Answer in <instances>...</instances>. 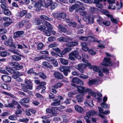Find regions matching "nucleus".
Wrapping results in <instances>:
<instances>
[{
  "instance_id": "nucleus-1",
  "label": "nucleus",
  "mask_w": 123,
  "mask_h": 123,
  "mask_svg": "<svg viewBox=\"0 0 123 123\" xmlns=\"http://www.w3.org/2000/svg\"><path fill=\"white\" fill-rule=\"evenodd\" d=\"M78 91L79 93H84L85 92H88L89 94L91 95L94 94L91 89H88L87 88H85L83 86H80L78 87Z\"/></svg>"
},
{
  "instance_id": "nucleus-2",
  "label": "nucleus",
  "mask_w": 123,
  "mask_h": 123,
  "mask_svg": "<svg viewBox=\"0 0 123 123\" xmlns=\"http://www.w3.org/2000/svg\"><path fill=\"white\" fill-rule=\"evenodd\" d=\"M99 24L100 25H103L106 26H109L110 25V21H104L103 20V19L101 17H99L98 19L97 20Z\"/></svg>"
},
{
  "instance_id": "nucleus-3",
  "label": "nucleus",
  "mask_w": 123,
  "mask_h": 123,
  "mask_svg": "<svg viewBox=\"0 0 123 123\" xmlns=\"http://www.w3.org/2000/svg\"><path fill=\"white\" fill-rule=\"evenodd\" d=\"M59 69L61 71L63 72L65 76H67L68 74V73L70 71V69L68 67L63 66L60 67L59 68Z\"/></svg>"
},
{
  "instance_id": "nucleus-4",
  "label": "nucleus",
  "mask_w": 123,
  "mask_h": 123,
  "mask_svg": "<svg viewBox=\"0 0 123 123\" xmlns=\"http://www.w3.org/2000/svg\"><path fill=\"white\" fill-rule=\"evenodd\" d=\"M103 63H101V65L105 66L109 65L112 66L113 65V63L111 62L110 58L107 57L104 58L103 61Z\"/></svg>"
},
{
  "instance_id": "nucleus-5",
  "label": "nucleus",
  "mask_w": 123,
  "mask_h": 123,
  "mask_svg": "<svg viewBox=\"0 0 123 123\" xmlns=\"http://www.w3.org/2000/svg\"><path fill=\"white\" fill-rule=\"evenodd\" d=\"M24 35V33L23 31H18L14 33L13 37L14 38L16 39L19 37H23Z\"/></svg>"
},
{
  "instance_id": "nucleus-6",
  "label": "nucleus",
  "mask_w": 123,
  "mask_h": 123,
  "mask_svg": "<svg viewBox=\"0 0 123 123\" xmlns=\"http://www.w3.org/2000/svg\"><path fill=\"white\" fill-rule=\"evenodd\" d=\"M76 67L77 69L81 73H83L84 72L83 69L87 67V65L85 64L80 63Z\"/></svg>"
},
{
  "instance_id": "nucleus-7",
  "label": "nucleus",
  "mask_w": 123,
  "mask_h": 123,
  "mask_svg": "<svg viewBox=\"0 0 123 123\" xmlns=\"http://www.w3.org/2000/svg\"><path fill=\"white\" fill-rule=\"evenodd\" d=\"M4 44L8 46H9L11 47H12L14 48H16V46L14 44L12 40L9 39L8 40L5 41L4 42Z\"/></svg>"
},
{
  "instance_id": "nucleus-8",
  "label": "nucleus",
  "mask_w": 123,
  "mask_h": 123,
  "mask_svg": "<svg viewBox=\"0 0 123 123\" xmlns=\"http://www.w3.org/2000/svg\"><path fill=\"white\" fill-rule=\"evenodd\" d=\"M55 108H56L55 107H51V109L47 108L46 110V111L48 113H51V117L56 116L57 115L56 112L53 109H55Z\"/></svg>"
},
{
  "instance_id": "nucleus-9",
  "label": "nucleus",
  "mask_w": 123,
  "mask_h": 123,
  "mask_svg": "<svg viewBox=\"0 0 123 123\" xmlns=\"http://www.w3.org/2000/svg\"><path fill=\"white\" fill-rule=\"evenodd\" d=\"M76 3L74 5H73L69 8V10L70 12H72L76 8L79 7L80 5H82L81 3L79 1L76 2Z\"/></svg>"
},
{
  "instance_id": "nucleus-10",
  "label": "nucleus",
  "mask_w": 123,
  "mask_h": 123,
  "mask_svg": "<svg viewBox=\"0 0 123 123\" xmlns=\"http://www.w3.org/2000/svg\"><path fill=\"white\" fill-rule=\"evenodd\" d=\"M93 69L94 71L98 73V75L99 76L102 77L103 76V74L102 71V69L99 67L97 66H94L93 67Z\"/></svg>"
},
{
  "instance_id": "nucleus-11",
  "label": "nucleus",
  "mask_w": 123,
  "mask_h": 123,
  "mask_svg": "<svg viewBox=\"0 0 123 123\" xmlns=\"http://www.w3.org/2000/svg\"><path fill=\"white\" fill-rule=\"evenodd\" d=\"M72 49L70 48H66L64 49L60 53V55H61V56H60V57H63V55H65L66 53H68L71 51Z\"/></svg>"
},
{
  "instance_id": "nucleus-12",
  "label": "nucleus",
  "mask_w": 123,
  "mask_h": 123,
  "mask_svg": "<svg viewBox=\"0 0 123 123\" xmlns=\"http://www.w3.org/2000/svg\"><path fill=\"white\" fill-rule=\"evenodd\" d=\"M72 82L76 84H80L81 85H83V83L82 81L79 78L76 77L73 78L72 81Z\"/></svg>"
},
{
  "instance_id": "nucleus-13",
  "label": "nucleus",
  "mask_w": 123,
  "mask_h": 123,
  "mask_svg": "<svg viewBox=\"0 0 123 123\" xmlns=\"http://www.w3.org/2000/svg\"><path fill=\"white\" fill-rule=\"evenodd\" d=\"M13 74L12 76V78L14 79H16L19 77L23 75L22 74L20 73V72L18 71H14Z\"/></svg>"
},
{
  "instance_id": "nucleus-14",
  "label": "nucleus",
  "mask_w": 123,
  "mask_h": 123,
  "mask_svg": "<svg viewBox=\"0 0 123 123\" xmlns=\"http://www.w3.org/2000/svg\"><path fill=\"white\" fill-rule=\"evenodd\" d=\"M1 78L2 80L5 82H10L11 80L10 77L6 75H2Z\"/></svg>"
},
{
  "instance_id": "nucleus-15",
  "label": "nucleus",
  "mask_w": 123,
  "mask_h": 123,
  "mask_svg": "<svg viewBox=\"0 0 123 123\" xmlns=\"http://www.w3.org/2000/svg\"><path fill=\"white\" fill-rule=\"evenodd\" d=\"M54 75L55 78L59 79H62L64 77L62 74L60 72H55L54 73Z\"/></svg>"
},
{
  "instance_id": "nucleus-16",
  "label": "nucleus",
  "mask_w": 123,
  "mask_h": 123,
  "mask_svg": "<svg viewBox=\"0 0 123 123\" xmlns=\"http://www.w3.org/2000/svg\"><path fill=\"white\" fill-rule=\"evenodd\" d=\"M78 44L77 42H68L65 43L66 46L68 47H73Z\"/></svg>"
},
{
  "instance_id": "nucleus-17",
  "label": "nucleus",
  "mask_w": 123,
  "mask_h": 123,
  "mask_svg": "<svg viewBox=\"0 0 123 123\" xmlns=\"http://www.w3.org/2000/svg\"><path fill=\"white\" fill-rule=\"evenodd\" d=\"M42 24L46 26L47 29L48 31H52V27L49 23L46 21H44L43 22Z\"/></svg>"
},
{
  "instance_id": "nucleus-18",
  "label": "nucleus",
  "mask_w": 123,
  "mask_h": 123,
  "mask_svg": "<svg viewBox=\"0 0 123 123\" xmlns=\"http://www.w3.org/2000/svg\"><path fill=\"white\" fill-rule=\"evenodd\" d=\"M98 109L99 111V112L98 115V116H99L102 118L103 119H105L106 117L104 115L102 114H103V112H104V111H103V109L100 107H98Z\"/></svg>"
},
{
  "instance_id": "nucleus-19",
  "label": "nucleus",
  "mask_w": 123,
  "mask_h": 123,
  "mask_svg": "<svg viewBox=\"0 0 123 123\" xmlns=\"http://www.w3.org/2000/svg\"><path fill=\"white\" fill-rule=\"evenodd\" d=\"M23 67V65H20L18 63L16 62L14 67H12V68L16 70H17L22 69Z\"/></svg>"
},
{
  "instance_id": "nucleus-20",
  "label": "nucleus",
  "mask_w": 123,
  "mask_h": 123,
  "mask_svg": "<svg viewBox=\"0 0 123 123\" xmlns=\"http://www.w3.org/2000/svg\"><path fill=\"white\" fill-rule=\"evenodd\" d=\"M83 93H81V94L78 95L76 96V98L78 102H82L83 101V97L84 96Z\"/></svg>"
},
{
  "instance_id": "nucleus-21",
  "label": "nucleus",
  "mask_w": 123,
  "mask_h": 123,
  "mask_svg": "<svg viewBox=\"0 0 123 123\" xmlns=\"http://www.w3.org/2000/svg\"><path fill=\"white\" fill-rule=\"evenodd\" d=\"M58 99H53V100L55 101L52 102L51 104V105L52 106H58L60 104V100L57 101Z\"/></svg>"
},
{
  "instance_id": "nucleus-22",
  "label": "nucleus",
  "mask_w": 123,
  "mask_h": 123,
  "mask_svg": "<svg viewBox=\"0 0 123 123\" xmlns=\"http://www.w3.org/2000/svg\"><path fill=\"white\" fill-rule=\"evenodd\" d=\"M83 20L85 22L88 21V23L90 24H92L93 23V18H86L84 17L83 19Z\"/></svg>"
},
{
  "instance_id": "nucleus-23",
  "label": "nucleus",
  "mask_w": 123,
  "mask_h": 123,
  "mask_svg": "<svg viewBox=\"0 0 123 123\" xmlns=\"http://www.w3.org/2000/svg\"><path fill=\"white\" fill-rule=\"evenodd\" d=\"M5 20L6 22L4 23V24L6 26H7L10 25L12 23L11 21V18L8 17H6L5 18Z\"/></svg>"
},
{
  "instance_id": "nucleus-24",
  "label": "nucleus",
  "mask_w": 123,
  "mask_h": 123,
  "mask_svg": "<svg viewBox=\"0 0 123 123\" xmlns=\"http://www.w3.org/2000/svg\"><path fill=\"white\" fill-rule=\"evenodd\" d=\"M60 62L61 63L64 65H67L68 63V60L65 59L63 58H60L59 59Z\"/></svg>"
},
{
  "instance_id": "nucleus-25",
  "label": "nucleus",
  "mask_w": 123,
  "mask_h": 123,
  "mask_svg": "<svg viewBox=\"0 0 123 123\" xmlns=\"http://www.w3.org/2000/svg\"><path fill=\"white\" fill-rule=\"evenodd\" d=\"M74 108L76 111L79 113H82L84 111L83 108L79 105H76L74 106Z\"/></svg>"
},
{
  "instance_id": "nucleus-26",
  "label": "nucleus",
  "mask_w": 123,
  "mask_h": 123,
  "mask_svg": "<svg viewBox=\"0 0 123 123\" xmlns=\"http://www.w3.org/2000/svg\"><path fill=\"white\" fill-rule=\"evenodd\" d=\"M102 0H95L94 2L96 4V6L100 8H102L103 7V5L99 3V2H101Z\"/></svg>"
},
{
  "instance_id": "nucleus-27",
  "label": "nucleus",
  "mask_w": 123,
  "mask_h": 123,
  "mask_svg": "<svg viewBox=\"0 0 123 123\" xmlns=\"http://www.w3.org/2000/svg\"><path fill=\"white\" fill-rule=\"evenodd\" d=\"M82 55V62H84L87 63L88 62V61L86 59L88 58V55L87 54H86L84 53H83Z\"/></svg>"
},
{
  "instance_id": "nucleus-28",
  "label": "nucleus",
  "mask_w": 123,
  "mask_h": 123,
  "mask_svg": "<svg viewBox=\"0 0 123 123\" xmlns=\"http://www.w3.org/2000/svg\"><path fill=\"white\" fill-rule=\"evenodd\" d=\"M42 64L44 66L48 68H51L52 67L51 64L47 62H43L42 63Z\"/></svg>"
},
{
  "instance_id": "nucleus-29",
  "label": "nucleus",
  "mask_w": 123,
  "mask_h": 123,
  "mask_svg": "<svg viewBox=\"0 0 123 123\" xmlns=\"http://www.w3.org/2000/svg\"><path fill=\"white\" fill-rule=\"evenodd\" d=\"M49 117L46 116L42 117L41 118L43 119V123H50V120L48 119Z\"/></svg>"
},
{
  "instance_id": "nucleus-30",
  "label": "nucleus",
  "mask_w": 123,
  "mask_h": 123,
  "mask_svg": "<svg viewBox=\"0 0 123 123\" xmlns=\"http://www.w3.org/2000/svg\"><path fill=\"white\" fill-rule=\"evenodd\" d=\"M81 46L82 49L85 51H87L88 50V48L87 46L86 43H81Z\"/></svg>"
},
{
  "instance_id": "nucleus-31",
  "label": "nucleus",
  "mask_w": 123,
  "mask_h": 123,
  "mask_svg": "<svg viewBox=\"0 0 123 123\" xmlns=\"http://www.w3.org/2000/svg\"><path fill=\"white\" fill-rule=\"evenodd\" d=\"M29 101V99L28 98H24L21 99L19 102V103L21 105H22L24 103H28Z\"/></svg>"
},
{
  "instance_id": "nucleus-32",
  "label": "nucleus",
  "mask_w": 123,
  "mask_h": 123,
  "mask_svg": "<svg viewBox=\"0 0 123 123\" xmlns=\"http://www.w3.org/2000/svg\"><path fill=\"white\" fill-rule=\"evenodd\" d=\"M3 11L4 13L6 15L10 16L11 15V12L7 8L3 10Z\"/></svg>"
},
{
  "instance_id": "nucleus-33",
  "label": "nucleus",
  "mask_w": 123,
  "mask_h": 123,
  "mask_svg": "<svg viewBox=\"0 0 123 123\" xmlns=\"http://www.w3.org/2000/svg\"><path fill=\"white\" fill-rule=\"evenodd\" d=\"M96 114V112L93 110H91L86 113L87 115H88L90 117L93 116L94 114Z\"/></svg>"
},
{
  "instance_id": "nucleus-34",
  "label": "nucleus",
  "mask_w": 123,
  "mask_h": 123,
  "mask_svg": "<svg viewBox=\"0 0 123 123\" xmlns=\"http://www.w3.org/2000/svg\"><path fill=\"white\" fill-rule=\"evenodd\" d=\"M32 4L34 6L38 8H40L41 6V4H42L39 2L36 3V1H34L32 3Z\"/></svg>"
},
{
  "instance_id": "nucleus-35",
  "label": "nucleus",
  "mask_w": 123,
  "mask_h": 123,
  "mask_svg": "<svg viewBox=\"0 0 123 123\" xmlns=\"http://www.w3.org/2000/svg\"><path fill=\"white\" fill-rule=\"evenodd\" d=\"M58 28L63 32L65 33L67 31V29L61 24L58 25Z\"/></svg>"
},
{
  "instance_id": "nucleus-36",
  "label": "nucleus",
  "mask_w": 123,
  "mask_h": 123,
  "mask_svg": "<svg viewBox=\"0 0 123 123\" xmlns=\"http://www.w3.org/2000/svg\"><path fill=\"white\" fill-rule=\"evenodd\" d=\"M5 69L8 72L12 74H13L14 70H13L14 69H13L12 68L9 67L7 66L5 67Z\"/></svg>"
},
{
  "instance_id": "nucleus-37",
  "label": "nucleus",
  "mask_w": 123,
  "mask_h": 123,
  "mask_svg": "<svg viewBox=\"0 0 123 123\" xmlns=\"http://www.w3.org/2000/svg\"><path fill=\"white\" fill-rule=\"evenodd\" d=\"M9 55V53L8 52L5 51H2L0 54V56L2 57H6Z\"/></svg>"
},
{
  "instance_id": "nucleus-38",
  "label": "nucleus",
  "mask_w": 123,
  "mask_h": 123,
  "mask_svg": "<svg viewBox=\"0 0 123 123\" xmlns=\"http://www.w3.org/2000/svg\"><path fill=\"white\" fill-rule=\"evenodd\" d=\"M41 20L39 18H35L34 20V23L36 25H40L41 23Z\"/></svg>"
},
{
  "instance_id": "nucleus-39",
  "label": "nucleus",
  "mask_w": 123,
  "mask_h": 123,
  "mask_svg": "<svg viewBox=\"0 0 123 123\" xmlns=\"http://www.w3.org/2000/svg\"><path fill=\"white\" fill-rule=\"evenodd\" d=\"M79 54L78 52L77 51L75 50L69 53V55H72L75 57H77Z\"/></svg>"
},
{
  "instance_id": "nucleus-40",
  "label": "nucleus",
  "mask_w": 123,
  "mask_h": 123,
  "mask_svg": "<svg viewBox=\"0 0 123 123\" xmlns=\"http://www.w3.org/2000/svg\"><path fill=\"white\" fill-rule=\"evenodd\" d=\"M40 18L43 20H46L49 21L52 20L51 18H49L44 15H41Z\"/></svg>"
},
{
  "instance_id": "nucleus-41",
  "label": "nucleus",
  "mask_w": 123,
  "mask_h": 123,
  "mask_svg": "<svg viewBox=\"0 0 123 123\" xmlns=\"http://www.w3.org/2000/svg\"><path fill=\"white\" fill-rule=\"evenodd\" d=\"M4 107L6 108H14V106L11 103H9L8 104H5L4 105Z\"/></svg>"
},
{
  "instance_id": "nucleus-42",
  "label": "nucleus",
  "mask_w": 123,
  "mask_h": 123,
  "mask_svg": "<svg viewBox=\"0 0 123 123\" xmlns=\"http://www.w3.org/2000/svg\"><path fill=\"white\" fill-rule=\"evenodd\" d=\"M46 84V83L44 81L41 82L40 83V84L37 87V89H39L40 88H42L43 86H44V85H45Z\"/></svg>"
},
{
  "instance_id": "nucleus-43",
  "label": "nucleus",
  "mask_w": 123,
  "mask_h": 123,
  "mask_svg": "<svg viewBox=\"0 0 123 123\" xmlns=\"http://www.w3.org/2000/svg\"><path fill=\"white\" fill-rule=\"evenodd\" d=\"M12 56V59L16 61H20L21 59L20 57L17 55H13Z\"/></svg>"
},
{
  "instance_id": "nucleus-44",
  "label": "nucleus",
  "mask_w": 123,
  "mask_h": 123,
  "mask_svg": "<svg viewBox=\"0 0 123 123\" xmlns=\"http://www.w3.org/2000/svg\"><path fill=\"white\" fill-rule=\"evenodd\" d=\"M63 85V84L61 83H59L55 84L54 86V87L56 89L60 88Z\"/></svg>"
},
{
  "instance_id": "nucleus-45",
  "label": "nucleus",
  "mask_w": 123,
  "mask_h": 123,
  "mask_svg": "<svg viewBox=\"0 0 123 123\" xmlns=\"http://www.w3.org/2000/svg\"><path fill=\"white\" fill-rule=\"evenodd\" d=\"M102 13L106 15L109 18V16L111 15L109 14V12L106 10H102Z\"/></svg>"
},
{
  "instance_id": "nucleus-46",
  "label": "nucleus",
  "mask_w": 123,
  "mask_h": 123,
  "mask_svg": "<svg viewBox=\"0 0 123 123\" xmlns=\"http://www.w3.org/2000/svg\"><path fill=\"white\" fill-rule=\"evenodd\" d=\"M45 57L44 58H45V60H46L50 61H52L54 60V59L53 57L50 56H46L45 55H44Z\"/></svg>"
},
{
  "instance_id": "nucleus-47",
  "label": "nucleus",
  "mask_w": 123,
  "mask_h": 123,
  "mask_svg": "<svg viewBox=\"0 0 123 123\" xmlns=\"http://www.w3.org/2000/svg\"><path fill=\"white\" fill-rule=\"evenodd\" d=\"M109 18L111 19V20L112 23L115 24H117V21L116 19L114 18L112 15L110 16Z\"/></svg>"
},
{
  "instance_id": "nucleus-48",
  "label": "nucleus",
  "mask_w": 123,
  "mask_h": 123,
  "mask_svg": "<svg viewBox=\"0 0 123 123\" xmlns=\"http://www.w3.org/2000/svg\"><path fill=\"white\" fill-rule=\"evenodd\" d=\"M58 40L59 41L61 42H67L66 38L64 37H61L58 38Z\"/></svg>"
},
{
  "instance_id": "nucleus-49",
  "label": "nucleus",
  "mask_w": 123,
  "mask_h": 123,
  "mask_svg": "<svg viewBox=\"0 0 123 123\" xmlns=\"http://www.w3.org/2000/svg\"><path fill=\"white\" fill-rule=\"evenodd\" d=\"M51 6V10H53L57 6V4L56 3L53 2L50 5Z\"/></svg>"
},
{
  "instance_id": "nucleus-50",
  "label": "nucleus",
  "mask_w": 123,
  "mask_h": 123,
  "mask_svg": "<svg viewBox=\"0 0 123 123\" xmlns=\"http://www.w3.org/2000/svg\"><path fill=\"white\" fill-rule=\"evenodd\" d=\"M38 75L40 76V77L43 79H45L46 78V75L42 72H40Z\"/></svg>"
},
{
  "instance_id": "nucleus-51",
  "label": "nucleus",
  "mask_w": 123,
  "mask_h": 123,
  "mask_svg": "<svg viewBox=\"0 0 123 123\" xmlns=\"http://www.w3.org/2000/svg\"><path fill=\"white\" fill-rule=\"evenodd\" d=\"M27 73L29 74H34L35 75H38V74L34 72V71L32 69H30L28 71Z\"/></svg>"
},
{
  "instance_id": "nucleus-52",
  "label": "nucleus",
  "mask_w": 123,
  "mask_h": 123,
  "mask_svg": "<svg viewBox=\"0 0 123 123\" xmlns=\"http://www.w3.org/2000/svg\"><path fill=\"white\" fill-rule=\"evenodd\" d=\"M27 13V11L26 10H23L19 12V15L20 17H23Z\"/></svg>"
},
{
  "instance_id": "nucleus-53",
  "label": "nucleus",
  "mask_w": 123,
  "mask_h": 123,
  "mask_svg": "<svg viewBox=\"0 0 123 123\" xmlns=\"http://www.w3.org/2000/svg\"><path fill=\"white\" fill-rule=\"evenodd\" d=\"M96 80L95 79L89 80V81L88 82V83L89 85L91 86L93 84H96Z\"/></svg>"
},
{
  "instance_id": "nucleus-54",
  "label": "nucleus",
  "mask_w": 123,
  "mask_h": 123,
  "mask_svg": "<svg viewBox=\"0 0 123 123\" xmlns=\"http://www.w3.org/2000/svg\"><path fill=\"white\" fill-rule=\"evenodd\" d=\"M29 121V119L26 118H24L22 119H21L19 120V121L20 122H25L27 123Z\"/></svg>"
},
{
  "instance_id": "nucleus-55",
  "label": "nucleus",
  "mask_w": 123,
  "mask_h": 123,
  "mask_svg": "<svg viewBox=\"0 0 123 123\" xmlns=\"http://www.w3.org/2000/svg\"><path fill=\"white\" fill-rule=\"evenodd\" d=\"M58 44L55 43H54L49 45V47L50 48H52L57 47L58 46Z\"/></svg>"
},
{
  "instance_id": "nucleus-56",
  "label": "nucleus",
  "mask_w": 123,
  "mask_h": 123,
  "mask_svg": "<svg viewBox=\"0 0 123 123\" xmlns=\"http://www.w3.org/2000/svg\"><path fill=\"white\" fill-rule=\"evenodd\" d=\"M44 55H43L37 57H36L34 58V60L35 61H38L44 58Z\"/></svg>"
},
{
  "instance_id": "nucleus-57",
  "label": "nucleus",
  "mask_w": 123,
  "mask_h": 123,
  "mask_svg": "<svg viewBox=\"0 0 123 123\" xmlns=\"http://www.w3.org/2000/svg\"><path fill=\"white\" fill-rule=\"evenodd\" d=\"M78 76L79 77L83 79H86L88 78V76L86 75L82 74H78Z\"/></svg>"
},
{
  "instance_id": "nucleus-58",
  "label": "nucleus",
  "mask_w": 123,
  "mask_h": 123,
  "mask_svg": "<svg viewBox=\"0 0 123 123\" xmlns=\"http://www.w3.org/2000/svg\"><path fill=\"white\" fill-rule=\"evenodd\" d=\"M47 3L46 4H45V6L47 8L50 6L53 1L52 0H47Z\"/></svg>"
},
{
  "instance_id": "nucleus-59",
  "label": "nucleus",
  "mask_w": 123,
  "mask_h": 123,
  "mask_svg": "<svg viewBox=\"0 0 123 123\" xmlns=\"http://www.w3.org/2000/svg\"><path fill=\"white\" fill-rule=\"evenodd\" d=\"M79 39L81 41H86L88 40L87 37L84 36H81L79 37Z\"/></svg>"
},
{
  "instance_id": "nucleus-60",
  "label": "nucleus",
  "mask_w": 123,
  "mask_h": 123,
  "mask_svg": "<svg viewBox=\"0 0 123 123\" xmlns=\"http://www.w3.org/2000/svg\"><path fill=\"white\" fill-rule=\"evenodd\" d=\"M8 118L9 119L12 120H15L17 119L16 117L13 115L9 116L8 117Z\"/></svg>"
},
{
  "instance_id": "nucleus-61",
  "label": "nucleus",
  "mask_w": 123,
  "mask_h": 123,
  "mask_svg": "<svg viewBox=\"0 0 123 123\" xmlns=\"http://www.w3.org/2000/svg\"><path fill=\"white\" fill-rule=\"evenodd\" d=\"M7 32L6 29L4 28L0 29V34H3L6 33Z\"/></svg>"
},
{
  "instance_id": "nucleus-62",
  "label": "nucleus",
  "mask_w": 123,
  "mask_h": 123,
  "mask_svg": "<svg viewBox=\"0 0 123 123\" xmlns=\"http://www.w3.org/2000/svg\"><path fill=\"white\" fill-rule=\"evenodd\" d=\"M44 45L43 43H39L37 46V48L38 50H40L42 49L43 48Z\"/></svg>"
},
{
  "instance_id": "nucleus-63",
  "label": "nucleus",
  "mask_w": 123,
  "mask_h": 123,
  "mask_svg": "<svg viewBox=\"0 0 123 123\" xmlns=\"http://www.w3.org/2000/svg\"><path fill=\"white\" fill-rule=\"evenodd\" d=\"M38 29L40 31H43L46 29V27L43 25H41L38 26Z\"/></svg>"
},
{
  "instance_id": "nucleus-64",
  "label": "nucleus",
  "mask_w": 123,
  "mask_h": 123,
  "mask_svg": "<svg viewBox=\"0 0 123 123\" xmlns=\"http://www.w3.org/2000/svg\"><path fill=\"white\" fill-rule=\"evenodd\" d=\"M91 10L92 13H94L97 12L98 11V9L97 8L94 7H91Z\"/></svg>"
}]
</instances>
